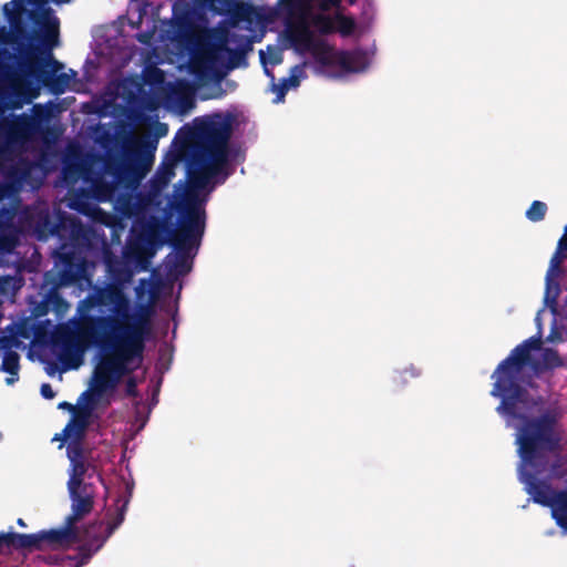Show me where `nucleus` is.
Wrapping results in <instances>:
<instances>
[{"instance_id": "34", "label": "nucleus", "mask_w": 567, "mask_h": 567, "mask_svg": "<svg viewBox=\"0 0 567 567\" xmlns=\"http://www.w3.org/2000/svg\"><path fill=\"white\" fill-rule=\"evenodd\" d=\"M234 168H227L218 164H212L206 175L213 181L209 190H215L216 187L221 186L234 174Z\"/></svg>"}, {"instance_id": "40", "label": "nucleus", "mask_w": 567, "mask_h": 567, "mask_svg": "<svg viewBox=\"0 0 567 567\" xmlns=\"http://www.w3.org/2000/svg\"><path fill=\"white\" fill-rule=\"evenodd\" d=\"M200 140L202 135L197 131V127L195 126V118L192 121L190 124H184L182 125L178 131L176 132L175 140Z\"/></svg>"}, {"instance_id": "37", "label": "nucleus", "mask_w": 567, "mask_h": 567, "mask_svg": "<svg viewBox=\"0 0 567 567\" xmlns=\"http://www.w3.org/2000/svg\"><path fill=\"white\" fill-rule=\"evenodd\" d=\"M297 89L289 76H284L279 83H272L271 91L276 93L274 103H281L285 101L286 94L289 90Z\"/></svg>"}, {"instance_id": "42", "label": "nucleus", "mask_w": 567, "mask_h": 567, "mask_svg": "<svg viewBox=\"0 0 567 567\" xmlns=\"http://www.w3.org/2000/svg\"><path fill=\"white\" fill-rule=\"evenodd\" d=\"M55 326L53 320L45 319H37L34 322V334L37 337L50 334L54 330Z\"/></svg>"}, {"instance_id": "36", "label": "nucleus", "mask_w": 567, "mask_h": 567, "mask_svg": "<svg viewBox=\"0 0 567 567\" xmlns=\"http://www.w3.org/2000/svg\"><path fill=\"white\" fill-rule=\"evenodd\" d=\"M49 349L52 357L60 360L62 357L76 351L78 348L74 340L61 339L51 341Z\"/></svg>"}, {"instance_id": "63", "label": "nucleus", "mask_w": 567, "mask_h": 567, "mask_svg": "<svg viewBox=\"0 0 567 567\" xmlns=\"http://www.w3.org/2000/svg\"><path fill=\"white\" fill-rule=\"evenodd\" d=\"M240 173L245 174V168L244 167L240 168Z\"/></svg>"}, {"instance_id": "47", "label": "nucleus", "mask_w": 567, "mask_h": 567, "mask_svg": "<svg viewBox=\"0 0 567 567\" xmlns=\"http://www.w3.org/2000/svg\"><path fill=\"white\" fill-rule=\"evenodd\" d=\"M50 302L53 305V307L56 310V312H60L62 307H66L68 306V302L58 292H53V293L50 295Z\"/></svg>"}, {"instance_id": "64", "label": "nucleus", "mask_w": 567, "mask_h": 567, "mask_svg": "<svg viewBox=\"0 0 567 567\" xmlns=\"http://www.w3.org/2000/svg\"><path fill=\"white\" fill-rule=\"evenodd\" d=\"M3 439V434L0 432V442L2 441Z\"/></svg>"}, {"instance_id": "29", "label": "nucleus", "mask_w": 567, "mask_h": 567, "mask_svg": "<svg viewBox=\"0 0 567 567\" xmlns=\"http://www.w3.org/2000/svg\"><path fill=\"white\" fill-rule=\"evenodd\" d=\"M154 258L153 255L148 252H136L133 255H125L124 260L127 262L131 270L134 272V275L140 272L150 271L152 268V259Z\"/></svg>"}, {"instance_id": "20", "label": "nucleus", "mask_w": 567, "mask_h": 567, "mask_svg": "<svg viewBox=\"0 0 567 567\" xmlns=\"http://www.w3.org/2000/svg\"><path fill=\"white\" fill-rule=\"evenodd\" d=\"M543 336L535 333L534 336L525 339L511 350L509 354L504 358L497 365L507 367L513 362L534 355L536 352L540 353Z\"/></svg>"}, {"instance_id": "45", "label": "nucleus", "mask_w": 567, "mask_h": 567, "mask_svg": "<svg viewBox=\"0 0 567 567\" xmlns=\"http://www.w3.org/2000/svg\"><path fill=\"white\" fill-rule=\"evenodd\" d=\"M192 183H193V186L199 192H205L208 195L214 192V190H209L210 186L213 185V181H210V178L206 174H205V176H202V177L193 181Z\"/></svg>"}, {"instance_id": "30", "label": "nucleus", "mask_w": 567, "mask_h": 567, "mask_svg": "<svg viewBox=\"0 0 567 567\" xmlns=\"http://www.w3.org/2000/svg\"><path fill=\"white\" fill-rule=\"evenodd\" d=\"M539 358L544 362V367L550 371V374L559 368H565L567 361L560 357L557 349L553 347H544L540 350Z\"/></svg>"}, {"instance_id": "62", "label": "nucleus", "mask_w": 567, "mask_h": 567, "mask_svg": "<svg viewBox=\"0 0 567 567\" xmlns=\"http://www.w3.org/2000/svg\"><path fill=\"white\" fill-rule=\"evenodd\" d=\"M567 341V334L563 336V342Z\"/></svg>"}, {"instance_id": "5", "label": "nucleus", "mask_w": 567, "mask_h": 567, "mask_svg": "<svg viewBox=\"0 0 567 567\" xmlns=\"http://www.w3.org/2000/svg\"><path fill=\"white\" fill-rule=\"evenodd\" d=\"M519 481L534 503L550 508L567 532V463H518Z\"/></svg>"}, {"instance_id": "52", "label": "nucleus", "mask_w": 567, "mask_h": 567, "mask_svg": "<svg viewBox=\"0 0 567 567\" xmlns=\"http://www.w3.org/2000/svg\"><path fill=\"white\" fill-rule=\"evenodd\" d=\"M58 409L59 410H63V411H68L72 414V416H74V413H75V405L68 402V401H62L58 404Z\"/></svg>"}, {"instance_id": "22", "label": "nucleus", "mask_w": 567, "mask_h": 567, "mask_svg": "<svg viewBox=\"0 0 567 567\" xmlns=\"http://www.w3.org/2000/svg\"><path fill=\"white\" fill-rule=\"evenodd\" d=\"M115 161L118 167L125 171L140 169L151 165L137 148H122L116 155Z\"/></svg>"}, {"instance_id": "53", "label": "nucleus", "mask_w": 567, "mask_h": 567, "mask_svg": "<svg viewBox=\"0 0 567 567\" xmlns=\"http://www.w3.org/2000/svg\"><path fill=\"white\" fill-rule=\"evenodd\" d=\"M22 3H23V0H11L10 2L4 3L2 7L3 14L7 17L9 9L17 8Z\"/></svg>"}, {"instance_id": "46", "label": "nucleus", "mask_w": 567, "mask_h": 567, "mask_svg": "<svg viewBox=\"0 0 567 567\" xmlns=\"http://www.w3.org/2000/svg\"><path fill=\"white\" fill-rule=\"evenodd\" d=\"M96 403L97 402H94L91 399V392L89 391L82 392L76 402V404L83 410H93Z\"/></svg>"}, {"instance_id": "2", "label": "nucleus", "mask_w": 567, "mask_h": 567, "mask_svg": "<svg viewBox=\"0 0 567 567\" xmlns=\"http://www.w3.org/2000/svg\"><path fill=\"white\" fill-rule=\"evenodd\" d=\"M68 472L71 514L65 517L64 526L33 534L0 533V555L14 550L66 549L80 542L76 524L92 512L96 483H102V476L95 463H71Z\"/></svg>"}, {"instance_id": "7", "label": "nucleus", "mask_w": 567, "mask_h": 567, "mask_svg": "<svg viewBox=\"0 0 567 567\" xmlns=\"http://www.w3.org/2000/svg\"><path fill=\"white\" fill-rule=\"evenodd\" d=\"M207 200L208 196L196 203L189 214L183 210L177 216V223L182 227V231L176 248H172L173 251L164 259L172 279L184 277L193 270L194 259L199 251L206 230L205 205Z\"/></svg>"}, {"instance_id": "9", "label": "nucleus", "mask_w": 567, "mask_h": 567, "mask_svg": "<svg viewBox=\"0 0 567 567\" xmlns=\"http://www.w3.org/2000/svg\"><path fill=\"white\" fill-rule=\"evenodd\" d=\"M52 219L56 224V235H54V238L59 241L58 247L69 249L107 241L104 227H110L109 225L83 221L81 218L63 209H54L52 212Z\"/></svg>"}, {"instance_id": "48", "label": "nucleus", "mask_w": 567, "mask_h": 567, "mask_svg": "<svg viewBox=\"0 0 567 567\" xmlns=\"http://www.w3.org/2000/svg\"><path fill=\"white\" fill-rule=\"evenodd\" d=\"M40 394L45 400H52L55 398L56 393L53 390L52 385L50 383H42L40 386Z\"/></svg>"}, {"instance_id": "51", "label": "nucleus", "mask_w": 567, "mask_h": 567, "mask_svg": "<svg viewBox=\"0 0 567 567\" xmlns=\"http://www.w3.org/2000/svg\"><path fill=\"white\" fill-rule=\"evenodd\" d=\"M265 58L261 56V66H262V70H264V74L270 80V83H275L276 82V78H275V73L272 71V69H270L268 66V64L265 63Z\"/></svg>"}, {"instance_id": "15", "label": "nucleus", "mask_w": 567, "mask_h": 567, "mask_svg": "<svg viewBox=\"0 0 567 567\" xmlns=\"http://www.w3.org/2000/svg\"><path fill=\"white\" fill-rule=\"evenodd\" d=\"M212 146H214V164L234 168L235 172L236 167L246 161L247 150L240 142L219 141Z\"/></svg>"}, {"instance_id": "25", "label": "nucleus", "mask_w": 567, "mask_h": 567, "mask_svg": "<svg viewBox=\"0 0 567 567\" xmlns=\"http://www.w3.org/2000/svg\"><path fill=\"white\" fill-rule=\"evenodd\" d=\"M177 162H162L154 176L152 177L153 184L159 190L165 189L171 184L172 179L175 177V168Z\"/></svg>"}, {"instance_id": "54", "label": "nucleus", "mask_w": 567, "mask_h": 567, "mask_svg": "<svg viewBox=\"0 0 567 567\" xmlns=\"http://www.w3.org/2000/svg\"><path fill=\"white\" fill-rule=\"evenodd\" d=\"M172 320L174 322L173 329H172V339L174 340L177 336V327H178V310H177V308L172 313Z\"/></svg>"}, {"instance_id": "23", "label": "nucleus", "mask_w": 567, "mask_h": 567, "mask_svg": "<svg viewBox=\"0 0 567 567\" xmlns=\"http://www.w3.org/2000/svg\"><path fill=\"white\" fill-rule=\"evenodd\" d=\"M85 427V420L72 416L61 433L55 434L52 439L53 441H60L61 446L65 445L66 442H71L73 440H82L83 441V431Z\"/></svg>"}, {"instance_id": "39", "label": "nucleus", "mask_w": 567, "mask_h": 567, "mask_svg": "<svg viewBox=\"0 0 567 567\" xmlns=\"http://www.w3.org/2000/svg\"><path fill=\"white\" fill-rule=\"evenodd\" d=\"M66 457L69 461H89L84 456V445L82 440L66 442Z\"/></svg>"}, {"instance_id": "1", "label": "nucleus", "mask_w": 567, "mask_h": 567, "mask_svg": "<svg viewBox=\"0 0 567 567\" xmlns=\"http://www.w3.org/2000/svg\"><path fill=\"white\" fill-rule=\"evenodd\" d=\"M540 358L535 355L496 365L491 374L489 395L499 401L496 413L506 427L515 431L519 461H567L561 454L563 409L559 401L538 391L537 379L549 373Z\"/></svg>"}, {"instance_id": "41", "label": "nucleus", "mask_w": 567, "mask_h": 567, "mask_svg": "<svg viewBox=\"0 0 567 567\" xmlns=\"http://www.w3.org/2000/svg\"><path fill=\"white\" fill-rule=\"evenodd\" d=\"M261 56L265 58V63L270 64L272 66L278 65L282 62V54L281 51L276 48L268 45L267 51L260 50L259 51V61L261 62Z\"/></svg>"}, {"instance_id": "19", "label": "nucleus", "mask_w": 567, "mask_h": 567, "mask_svg": "<svg viewBox=\"0 0 567 567\" xmlns=\"http://www.w3.org/2000/svg\"><path fill=\"white\" fill-rule=\"evenodd\" d=\"M195 126L207 145L219 142L221 136L220 111L195 117Z\"/></svg>"}, {"instance_id": "8", "label": "nucleus", "mask_w": 567, "mask_h": 567, "mask_svg": "<svg viewBox=\"0 0 567 567\" xmlns=\"http://www.w3.org/2000/svg\"><path fill=\"white\" fill-rule=\"evenodd\" d=\"M55 272L45 274V279L54 289L74 287L79 285L85 270L106 262L109 258V241L89 244L65 249L56 247L51 252Z\"/></svg>"}, {"instance_id": "17", "label": "nucleus", "mask_w": 567, "mask_h": 567, "mask_svg": "<svg viewBox=\"0 0 567 567\" xmlns=\"http://www.w3.org/2000/svg\"><path fill=\"white\" fill-rule=\"evenodd\" d=\"M233 42L235 47H225L220 50L219 56L227 62L229 69L247 66V53L252 45L247 37L234 34Z\"/></svg>"}, {"instance_id": "21", "label": "nucleus", "mask_w": 567, "mask_h": 567, "mask_svg": "<svg viewBox=\"0 0 567 567\" xmlns=\"http://www.w3.org/2000/svg\"><path fill=\"white\" fill-rule=\"evenodd\" d=\"M2 362L0 364V372L9 374L6 378L7 385H13L19 380L20 371V354L16 350H0Z\"/></svg>"}, {"instance_id": "38", "label": "nucleus", "mask_w": 567, "mask_h": 567, "mask_svg": "<svg viewBox=\"0 0 567 567\" xmlns=\"http://www.w3.org/2000/svg\"><path fill=\"white\" fill-rule=\"evenodd\" d=\"M547 204L542 200H534L525 213V217L533 223L542 221L547 213Z\"/></svg>"}, {"instance_id": "26", "label": "nucleus", "mask_w": 567, "mask_h": 567, "mask_svg": "<svg viewBox=\"0 0 567 567\" xmlns=\"http://www.w3.org/2000/svg\"><path fill=\"white\" fill-rule=\"evenodd\" d=\"M21 333L14 323H9L0 333V350L23 349L25 346L20 340Z\"/></svg>"}, {"instance_id": "16", "label": "nucleus", "mask_w": 567, "mask_h": 567, "mask_svg": "<svg viewBox=\"0 0 567 567\" xmlns=\"http://www.w3.org/2000/svg\"><path fill=\"white\" fill-rule=\"evenodd\" d=\"M183 163L186 172V177L185 179L178 181V183L175 185V188L184 186L186 179L189 177L190 174L199 172L203 168L214 164V146H192L188 150L187 155L185 156Z\"/></svg>"}, {"instance_id": "44", "label": "nucleus", "mask_w": 567, "mask_h": 567, "mask_svg": "<svg viewBox=\"0 0 567 567\" xmlns=\"http://www.w3.org/2000/svg\"><path fill=\"white\" fill-rule=\"evenodd\" d=\"M292 83H295V86L298 87L302 80L307 79V72L305 69V64H296L290 69L289 75H288Z\"/></svg>"}, {"instance_id": "60", "label": "nucleus", "mask_w": 567, "mask_h": 567, "mask_svg": "<svg viewBox=\"0 0 567 567\" xmlns=\"http://www.w3.org/2000/svg\"><path fill=\"white\" fill-rule=\"evenodd\" d=\"M182 289H183V285L181 284L178 287V290H177V298H179Z\"/></svg>"}, {"instance_id": "57", "label": "nucleus", "mask_w": 567, "mask_h": 567, "mask_svg": "<svg viewBox=\"0 0 567 567\" xmlns=\"http://www.w3.org/2000/svg\"><path fill=\"white\" fill-rule=\"evenodd\" d=\"M53 3L55 4H63V3H69L71 2V0H51Z\"/></svg>"}, {"instance_id": "59", "label": "nucleus", "mask_w": 567, "mask_h": 567, "mask_svg": "<svg viewBox=\"0 0 567 567\" xmlns=\"http://www.w3.org/2000/svg\"><path fill=\"white\" fill-rule=\"evenodd\" d=\"M118 461H120V462L128 461V460L126 458V452H123V453H122V455H121V457H120V460H118Z\"/></svg>"}, {"instance_id": "11", "label": "nucleus", "mask_w": 567, "mask_h": 567, "mask_svg": "<svg viewBox=\"0 0 567 567\" xmlns=\"http://www.w3.org/2000/svg\"><path fill=\"white\" fill-rule=\"evenodd\" d=\"M561 291L560 275L546 272L544 309H548L551 315L550 331L546 342L551 344L563 343V336L567 334V309L558 303Z\"/></svg>"}, {"instance_id": "31", "label": "nucleus", "mask_w": 567, "mask_h": 567, "mask_svg": "<svg viewBox=\"0 0 567 567\" xmlns=\"http://www.w3.org/2000/svg\"><path fill=\"white\" fill-rule=\"evenodd\" d=\"M220 122L221 136L219 137V141L230 140L231 133L238 131L241 123L238 114L230 111L220 112Z\"/></svg>"}, {"instance_id": "10", "label": "nucleus", "mask_w": 567, "mask_h": 567, "mask_svg": "<svg viewBox=\"0 0 567 567\" xmlns=\"http://www.w3.org/2000/svg\"><path fill=\"white\" fill-rule=\"evenodd\" d=\"M134 483L125 482L124 492L116 498L115 508L107 509V522L95 520L87 525L85 529V543L93 545L101 543V548L113 533L122 525L125 519L127 506L132 497Z\"/></svg>"}, {"instance_id": "28", "label": "nucleus", "mask_w": 567, "mask_h": 567, "mask_svg": "<svg viewBox=\"0 0 567 567\" xmlns=\"http://www.w3.org/2000/svg\"><path fill=\"white\" fill-rule=\"evenodd\" d=\"M56 235V224L52 219V213L45 214L40 218L34 228V236L39 241H47Z\"/></svg>"}, {"instance_id": "58", "label": "nucleus", "mask_w": 567, "mask_h": 567, "mask_svg": "<svg viewBox=\"0 0 567 567\" xmlns=\"http://www.w3.org/2000/svg\"><path fill=\"white\" fill-rule=\"evenodd\" d=\"M17 524L20 526V527H27V523L24 522V519L22 518H18L17 519Z\"/></svg>"}, {"instance_id": "18", "label": "nucleus", "mask_w": 567, "mask_h": 567, "mask_svg": "<svg viewBox=\"0 0 567 567\" xmlns=\"http://www.w3.org/2000/svg\"><path fill=\"white\" fill-rule=\"evenodd\" d=\"M106 265V282L116 288L118 291H125L134 284V272L128 267L125 260H116L113 264Z\"/></svg>"}, {"instance_id": "56", "label": "nucleus", "mask_w": 567, "mask_h": 567, "mask_svg": "<svg viewBox=\"0 0 567 567\" xmlns=\"http://www.w3.org/2000/svg\"><path fill=\"white\" fill-rule=\"evenodd\" d=\"M45 372L49 377H54L56 369L49 365L45 368Z\"/></svg>"}, {"instance_id": "32", "label": "nucleus", "mask_w": 567, "mask_h": 567, "mask_svg": "<svg viewBox=\"0 0 567 567\" xmlns=\"http://www.w3.org/2000/svg\"><path fill=\"white\" fill-rule=\"evenodd\" d=\"M421 374H422L421 368H419L414 364H410L403 369H394L392 372L391 379L395 386L404 388L409 383L408 377L415 379V378L421 377Z\"/></svg>"}, {"instance_id": "27", "label": "nucleus", "mask_w": 567, "mask_h": 567, "mask_svg": "<svg viewBox=\"0 0 567 567\" xmlns=\"http://www.w3.org/2000/svg\"><path fill=\"white\" fill-rule=\"evenodd\" d=\"M567 257V225L565 226V233L557 243L556 250L550 258L549 266L546 272L554 275H563V270L558 267L559 262L565 260Z\"/></svg>"}, {"instance_id": "43", "label": "nucleus", "mask_w": 567, "mask_h": 567, "mask_svg": "<svg viewBox=\"0 0 567 567\" xmlns=\"http://www.w3.org/2000/svg\"><path fill=\"white\" fill-rule=\"evenodd\" d=\"M99 71V63L95 59L87 56L83 64V78L87 82H93L96 72Z\"/></svg>"}, {"instance_id": "35", "label": "nucleus", "mask_w": 567, "mask_h": 567, "mask_svg": "<svg viewBox=\"0 0 567 567\" xmlns=\"http://www.w3.org/2000/svg\"><path fill=\"white\" fill-rule=\"evenodd\" d=\"M158 143L153 135H145L141 138L135 148L144 156V158L152 165L155 161V154Z\"/></svg>"}, {"instance_id": "50", "label": "nucleus", "mask_w": 567, "mask_h": 567, "mask_svg": "<svg viewBox=\"0 0 567 567\" xmlns=\"http://www.w3.org/2000/svg\"><path fill=\"white\" fill-rule=\"evenodd\" d=\"M547 309H544V306L537 311L536 316H535V324H536V328H537V331L536 333H539L540 336L544 334V323H543V313L546 311Z\"/></svg>"}, {"instance_id": "24", "label": "nucleus", "mask_w": 567, "mask_h": 567, "mask_svg": "<svg viewBox=\"0 0 567 567\" xmlns=\"http://www.w3.org/2000/svg\"><path fill=\"white\" fill-rule=\"evenodd\" d=\"M174 352L175 347L173 342H168L166 340L162 341L159 346L158 358L155 363L156 375L152 380H158L159 378L163 379V374L171 369Z\"/></svg>"}, {"instance_id": "13", "label": "nucleus", "mask_w": 567, "mask_h": 567, "mask_svg": "<svg viewBox=\"0 0 567 567\" xmlns=\"http://www.w3.org/2000/svg\"><path fill=\"white\" fill-rule=\"evenodd\" d=\"M136 385V378H131L127 382L126 393L134 398L131 412V424L136 432H140L146 426L153 409L158 403L162 378L158 380H151L147 389L148 396L146 400H144Z\"/></svg>"}, {"instance_id": "14", "label": "nucleus", "mask_w": 567, "mask_h": 567, "mask_svg": "<svg viewBox=\"0 0 567 567\" xmlns=\"http://www.w3.org/2000/svg\"><path fill=\"white\" fill-rule=\"evenodd\" d=\"M374 50V48L368 49L360 45L343 50L340 54L341 72L330 73V76L340 79L351 73L364 72L371 64Z\"/></svg>"}, {"instance_id": "3", "label": "nucleus", "mask_w": 567, "mask_h": 567, "mask_svg": "<svg viewBox=\"0 0 567 567\" xmlns=\"http://www.w3.org/2000/svg\"><path fill=\"white\" fill-rule=\"evenodd\" d=\"M81 305L85 310L96 312L86 313L93 319L87 334L96 358L109 355L118 341L150 340L148 324L141 320L140 308L132 302L127 292L118 291L109 282L92 285Z\"/></svg>"}, {"instance_id": "61", "label": "nucleus", "mask_w": 567, "mask_h": 567, "mask_svg": "<svg viewBox=\"0 0 567 567\" xmlns=\"http://www.w3.org/2000/svg\"><path fill=\"white\" fill-rule=\"evenodd\" d=\"M358 0H348L350 4H354Z\"/></svg>"}, {"instance_id": "33", "label": "nucleus", "mask_w": 567, "mask_h": 567, "mask_svg": "<svg viewBox=\"0 0 567 567\" xmlns=\"http://www.w3.org/2000/svg\"><path fill=\"white\" fill-rule=\"evenodd\" d=\"M90 546L84 542L79 546L74 556H68V560L79 567L86 565L92 556L101 549V543L93 545V547Z\"/></svg>"}, {"instance_id": "4", "label": "nucleus", "mask_w": 567, "mask_h": 567, "mask_svg": "<svg viewBox=\"0 0 567 567\" xmlns=\"http://www.w3.org/2000/svg\"><path fill=\"white\" fill-rule=\"evenodd\" d=\"M42 19L50 24V30L42 34L44 38L32 37L29 40V53L39 54L40 60L34 65V70L30 64L24 65L25 78L30 86L45 89L50 94L60 96L68 91L71 82L78 80V72L73 69L64 72V63L53 55V49L60 45V20L54 10L45 6Z\"/></svg>"}, {"instance_id": "55", "label": "nucleus", "mask_w": 567, "mask_h": 567, "mask_svg": "<svg viewBox=\"0 0 567 567\" xmlns=\"http://www.w3.org/2000/svg\"><path fill=\"white\" fill-rule=\"evenodd\" d=\"M25 179H27V176H25V174H24V173H21V174H19V175L17 176V182H18L19 184H21V185L25 183Z\"/></svg>"}, {"instance_id": "6", "label": "nucleus", "mask_w": 567, "mask_h": 567, "mask_svg": "<svg viewBox=\"0 0 567 567\" xmlns=\"http://www.w3.org/2000/svg\"><path fill=\"white\" fill-rule=\"evenodd\" d=\"M146 342L118 341L110 353L112 359L96 358V368L92 375L91 399L99 402L106 394L115 392L122 378L140 369L144 361Z\"/></svg>"}, {"instance_id": "49", "label": "nucleus", "mask_w": 567, "mask_h": 567, "mask_svg": "<svg viewBox=\"0 0 567 567\" xmlns=\"http://www.w3.org/2000/svg\"><path fill=\"white\" fill-rule=\"evenodd\" d=\"M154 133L153 137H156L158 141L161 137L165 136L168 132V125L166 123L157 122V124L153 128Z\"/></svg>"}, {"instance_id": "12", "label": "nucleus", "mask_w": 567, "mask_h": 567, "mask_svg": "<svg viewBox=\"0 0 567 567\" xmlns=\"http://www.w3.org/2000/svg\"><path fill=\"white\" fill-rule=\"evenodd\" d=\"M175 229L176 223L167 212H163L162 215H151L145 225L141 227L140 247L142 252L155 256L157 250L165 245L176 248V243L171 240Z\"/></svg>"}]
</instances>
